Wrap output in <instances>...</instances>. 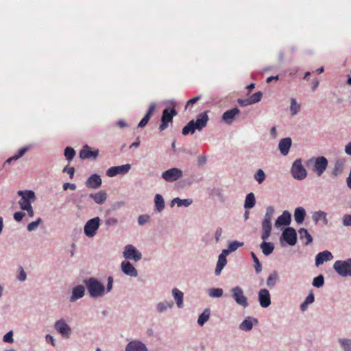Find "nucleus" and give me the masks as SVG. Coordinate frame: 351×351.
<instances>
[{
	"label": "nucleus",
	"instance_id": "f3484780",
	"mask_svg": "<svg viewBox=\"0 0 351 351\" xmlns=\"http://www.w3.org/2000/svg\"><path fill=\"white\" fill-rule=\"evenodd\" d=\"M258 300L260 305L263 308L268 307L270 305V294L267 289H262L260 290L258 293Z\"/></svg>",
	"mask_w": 351,
	"mask_h": 351
},
{
	"label": "nucleus",
	"instance_id": "f257e3e1",
	"mask_svg": "<svg viewBox=\"0 0 351 351\" xmlns=\"http://www.w3.org/2000/svg\"><path fill=\"white\" fill-rule=\"evenodd\" d=\"M208 121V117L206 112H202L197 115L196 121L191 120L188 124L182 129V134L187 135L189 134H193L195 130L201 131L206 127Z\"/></svg>",
	"mask_w": 351,
	"mask_h": 351
},
{
	"label": "nucleus",
	"instance_id": "c756f323",
	"mask_svg": "<svg viewBox=\"0 0 351 351\" xmlns=\"http://www.w3.org/2000/svg\"><path fill=\"white\" fill-rule=\"evenodd\" d=\"M345 161L343 160H337L332 169V175L335 176H339L342 173L344 168Z\"/></svg>",
	"mask_w": 351,
	"mask_h": 351
},
{
	"label": "nucleus",
	"instance_id": "052dcab7",
	"mask_svg": "<svg viewBox=\"0 0 351 351\" xmlns=\"http://www.w3.org/2000/svg\"><path fill=\"white\" fill-rule=\"evenodd\" d=\"M24 216H25L24 213H23L21 211L16 212L14 214V219L16 221H21L22 220V219L24 217Z\"/></svg>",
	"mask_w": 351,
	"mask_h": 351
},
{
	"label": "nucleus",
	"instance_id": "6ab92c4d",
	"mask_svg": "<svg viewBox=\"0 0 351 351\" xmlns=\"http://www.w3.org/2000/svg\"><path fill=\"white\" fill-rule=\"evenodd\" d=\"M125 351H147V348L143 342L134 340L127 345Z\"/></svg>",
	"mask_w": 351,
	"mask_h": 351
},
{
	"label": "nucleus",
	"instance_id": "6e6d98bb",
	"mask_svg": "<svg viewBox=\"0 0 351 351\" xmlns=\"http://www.w3.org/2000/svg\"><path fill=\"white\" fill-rule=\"evenodd\" d=\"M201 97L200 96H196V97H193L192 99H189L186 106H185V108H188L190 106H193L195 103H196L197 101H199Z\"/></svg>",
	"mask_w": 351,
	"mask_h": 351
},
{
	"label": "nucleus",
	"instance_id": "603ef678",
	"mask_svg": "<svg viewBox=\"0 0 351 351\" xmlns=\"http://www.w3.org/2000/svg\"><path fill=\"white\" fill-rule=\"evenodd\" d=\"M41 221V219L38 218L36 221L29 223L27 226V230L31 232L36 230Z\"/></svg>",
	"mask_w": 351,
	"mask_h": 351
},
{
	"label": "nucleus",
	"instance_id": "f8f14e48",
	"mask_svg": "<svg viewBox=\"0 0 351 351\" xmlns=\"http://www.w3.org/2000/svg\"><path fill=\"white\" fill-rule=\"evenodd\" d=\"M130 169L131 165L130 164L111 167L107 170L106 176L108 177H114L119 174L124 175L126 174Z\"/></svg>",
	"mask_w": 351,
	"mask_h": 351
},
{
	"label": "nucleus",
	"instance_id": "58836bf2",
	"mask_svg": "<svg viewBox=\"0 0 351 351\" xmlns=\"http://www.w3.org/2000/svg\"><path fill=\"white\" fill-rule=\"evenodd\" d=\"M210 317V311L206 308L204 312L199 316L197 323L200 326H203Z\"/></svg>",
	"mask_w": 351,
	"mask_h": 351
},
{
	"label": "nucleus",
	"instance_id": "a18cd8bd",
	"mask_svg": "<svg viewBox=\"0 0 351 351\" xmlns=\"http://www.w3.org/2000/svg\"><path fill=\"white\" fill-rule=\"evenodd\" d=\"M172 306V302H160L157 306V310L158 312L161 313L167 309L168 308H171Z\"/></svg>",
	"mask_w": 351,
	"mask_h": 351
},
{
	"label": "nucleus",
	"instance_id": "412c9836",
	"mask_svg": "<svg viewBox=\"0 0 351 351\" xmlns=\"http://www.w3.org/2000/svg\"><path fill=\"white\" fill-rule=\"evenodd\" d=\"M240 110L237 108L226 111L222 116L223 121L228 123L231 124L237 114H239Z\"/></svg>",
	"mask_w": 351,
	"mask_h": 351
},
{
	"label": "nucleus",
	"instance_id": "a211bd4d",
	"mask_svg": "<svg viewBox=\"0 0 351 351\" xmlns=\"http://www.w3.org/2000/svg\"><path fill=\"white\" fill-rule=\"evenodd\" d=\"M101 183L100 176L93 174L86 180L85 184L88 188L96 189L101 185Z\"/></svg>",
	"mask_w": 351,
	"mask_h": 351
},
{
	"label": "nucleus",
	"instance_id": "338daca9",
	"mask_svg": "<svg viewBox=\"0 0 351 351\" xmlns=\"http://www.w3.org/2000/svg\"><path fill=\"white\" fill-rule=\"evenodd\" d=\"M314 301V295L313 293H310L306 298L304 302L308 305V304L313 303Z\"/></svg>",
	"mask_w": 351,
	"mask_h": 351
},
{
	"label": "nucleus",
	"instance_id": "7ed1b4c3",
	"mask_svg": "<svg viewBox=\"0 0 351 351\" xmlns=\"http://www.w3.org/2000/svg\"><path fill=\"white\" fill-rule=\"evenodd\" d=\"M90 295L93 298L101 296L104 293V286L95 278L85 281Z\"/></svg>",
	"mask_w": 351,
	"mask_h": 351
},
{
	"label": "nucleus",
	"instance_id": "0e129e2a",
	"mask_svg": "<svg viewBox=\"0 0 351 351\" xmlns=\"http://www.w3.org/2000/svg\"><path fill=\"white\" fill-rule=\"evenodd\" d=\"M63 172H67L70 175V178H73L74 176L75 172V168L74 167H64L63 169Z\"/></svg>",
	"mask_w": 351,
	"mask_h": 351
},
{
	"label": "nucleus",
	"instance_id": "c9c22d12",
	"mask_svg": "<svg viewBox=\"0 0 351 351\" xmlns=\"http://www.w3.org/2000/svg\"><path fill=\"white\" fill-rule=\"evenodd\" d=\"M299 234L300 239H306L305 245H308L313 241L311 235L308 233L306 229L301 228L299 230Z\"/></svg>",
	"mask_w": 351,
	"mask_h": 351
},
{
	"label": "nucleus",
	"instance_id": "3c124183",
	"mask_svg": "<svg viewBox=\"0 0 351 351\" xmlns=\"http://www.w3.org/2000/svg\"><path fill=\"white\" fill-rule=\"evenodd\" d=\"M243 245V243H241L237 241H232L228 245L229 251L234 252L238 249V247Z\"/></svg>",
	"mask_w": 351,
	"mask_h": 351
},
{
	"label": "nucleus",
	"instance_id": "09e8293b",
	"mask_svg": "<svg viewBox=\"0 0 351 351\" xmlns=\"http://www.w3.org/2000/svg\"><path fill=\"white\" fill-rule=\"evenodd\" d=\"M223 294L222 289L213 288L209 290V295L214 298L221 297Z\"/></svg>",
	"mask_w": 351,
	"mask_h": 351
},
{
	"label": "nucleus",
	"instance_id": "4be33fe9",
	"mask_svg": "<svg viewBox=\"0 0 351 351\" xmlns=\"http://www.w3.org/2000/svg\"><path fill=\"white\" fill-rule=\"evenodd\" d=\"M290 222L291 214L288 211L285 210L277 218L275 222V226L278 228L281 226H288Z\"/></svg>",
	"mask_w": 351,
	"mask_h": 351
},
{
	"label": "nucleus",
	"instance_id": "e433bc0d",
	"mask_svg": "<svg viewBox=\"0 0 351 351\" xmlns=\"http://www.w3.org/2000/svg\"><path fill=\"white\" fill-rule=\"evenodd\" d=\"M29 149V147H23L19 149L18 154L9 158L6 160V163H10L12 160H16L21 157H22Z\"/></svg>",
	"mask_w": 351,
	"mask_h": 351
},
{
	"label": "nucleus",
	"instance_id": "9b49d317",
	"mask_svg": "<svg viewBox=\"0 0 351 351\" xmlns=\"http://www.w3.org/2000/svg\"><path fill=\"white\" fill-rule=\"evenodd\" d=\"M182 177V171L178 168H171L162 173V178L167 182H174Z\"/></svg>",
	"mask_w": 351,
	"mask_h": 351
},
{
	"label": "nucleus",
	"instance_id": "393cba45",
	"mask_svg": "<svg viewBox=\"0 0 351 351\" xmlns=\"http://www.w3.org/2000/svg\"><path fill=\"white\" fill-rule=\"evenodd\" d=\"M156 108V104L154 103H152L148 108V110L146 113V114L144 116V117L141 119L140 123H138L139 128H143L145 127L148 121H149L152 115L153 114L154 110Z\"/></svg>",
	"mask_w": 351,
	"mask_h": 351
},
{
	"label": "nucleus",
	"instance_id": "dca6fc26",
	"mask_svg": "<svg viewBox=\"0 0 351 351\" xmlns=\"http://www.w3.org/2000/svg\"><path fill=\"white\" fill-rule=\"evenodd\" d=\"M99 155V150H91L88 145H84L80 152V157L82 159H95Z\"/></svg>",
	"mask_w": 351,
	"mask_h": 351
},
{
	"label": "nucleus",
	"instance_id": "49530a36",
	"mask_svg": "<svg viewBox=\"0 0 351 351\" xmlns=\"http://www.w3.org/2000/svg\"><path fill=\"white\" fill-rule=\"evenodd\" d=\"M324 278L322 275L315 277L313 281V285L315 287L319 288L324 285Z\"/></svg>",
	"mask_w": 351,
	"mask_h": 351
},
{
	"label": "nucleus",
	"instance_id": "5fc2aeb1",
	"mask_svg": "<svg viewBox=\"0 0 351 351\" xmlns=\"http://www.w3.org/2000/svg\"><path fill=\"white\" fill-rule=\"evenodd\" d=\"M149 219V217L147 215H140L138 218V222L140 225H144Z\"/></svg>",
	"mask_w": 351,
	"mask_h": 351
},
{
	"label": "nucleus",
	"instance_id": "7c9ffc66",
	"mask_svg": "<svg viewBox=\"0 0 351 351\" xmlns=\"http://www.w3.org/2000/svg\"><path fill=\"white\" fill-rule=\"evenodd\" d=\"M172 293L174 297L176 304L179 308L182 307L183 304V293L179 289L175 288L172 290Z\"/></svg>",
	"mask_w": 351,
	"mask_h": 351
},
{
	"label": "nucleus",
	"instance_id": "f704fd0d",
	"mask_svg": "<svg viewBox=\"0 0 351 351\" xmlns=\"http://www.w3.org/2000/svg\"><path fill=\"white\" fill-rule=\"evenodd\" d=\"M154 202H155L156 209L158 212H160L164 209L165 202H164V199L162 197V195H160V194H156L155 195Z\"/></svg>",
	"mask_w": 351,
	"mask_h": 351
},
{
	"label": "nucleus",
	"instance_id": "4d7b16f0",
	"mask_svg": "<svg viewBox=\"0 0 351 351\" xmlns=\"http://www.w3.org/2000/svg\"><path fill=\"white\" fill-rule=\"evenodd\" d=\"M13 333L12 331H9L8 333H6L3 337V341L5 342L12 343L13 341Z\"/></svg>",
	"mask_w": 351,
	"mask_h": 351
},
{
	"label": "nucleus",
	"instance_id": "13d9d810",
	"mask_svg": "<svg viewBox=\"0 0 351 351\" xmlns=\"http://www.w3.org/2000/svg\"><path fill=\"white\" fill-rule=\"evenodd\" d=\"M276 282V275H270L267 280V285L269 287H273Z\"/></svg>",
	"mask_w": 351,
	"mask_h": 351
},
{
	"label": "nucleus",
	"instance_id": "2eb2a0df",
	"mask_svg": "<svg viewBox=\"0 0 351 351\" xmlns=\"http://www.w3.org/2000/svg\"><path fill=\"white\" fill-rule=\"evenodd\" d=\"M283 239L290 245H294L297 241V234L295 230L292 228H286L282 232Z\"/></svg>",
	"mask_w": 351,
	"mask_h": 351
},
{
	"label": "nucleus",
	"instance_id": "e2e57ef3",
	"mask_svg": "<svg viewBox=\"0 0 351 351\" xmlns=\"http://www.w3.org/2000/svg\"><path fill=\"white\" fill-rule=\"evenodd\" d=\"M62 187L64 191H66L69 189H70L71 190H75L76 189V186L75 184L69 183V182L64 183L63 184Z\"/></svg>",
	"mask_w": 351,
	"mask_h": 351
},
{
	"label": "nucleus",
	"instance_id": "6e6552de",
	"mask_svg": "<svg viewBox=\"0 0 351 351\" xmlns=\"http://www.w3.org/2000/svg\"><path fill=\"white\" fill-rule=\"evenodd\" d=\"M291 173L297 180H302L306 177V171L302 164L301 159L295 160L291 168Z\"/></svg>",
	"mask_w": 351,
	"mask_h": 351
},
{
	"label": "nucleus",
	"instance_id": "8fccbe9b",
	"mask_svg": "<svg viewBox=\"0 0 351 351\" xmlns=\"http://www.w3.org/2000/svg\"><path fill=\"white\" fill-rule=\"evenodd\" d=\"M251 256L253 258V261L255 263V270L256 271V273H260L262 270V267H261V264L260 263L258 258L256 257V256L255 255V254L254 252H251Z\"/></svg>",
	"mask_w": 351,
	"mask_h": 351
},
{
	"label": "nucleus",
	"instance_id": "423d86ee",
	"mask_svg": "<svg viewBox=\"0 0 351 351\" xmlns=\"http://www.w3.org/2000/svg\"><path fill=\"white\" fill-rule=\"evenodd\" d=\"M334 269L341 276H351V258L346 261H337Z\"/></svg>",
	"mask_w": 351,
	"mask_h": 351
},
{
	"label": "nucleus",
	"instance_id": "72a5a7b5",
	"mask_svg": "<svg viewBox=\"0 0 351 351\" xmlns=\"http://www.w3.org/2000/svg\"><path fill=\"white\" fill-rule=\"evenodd\" d=\"M256 203L255 196L253 193H250L247 195L245 200L244 206L245 208H252L254 206Z\"/></svg>",
	"mask_w": 351,
	"mask_h": 351
},
{
	"label": "nucleus",
	"instance_id": "20e7f679",
	"mask_svg": "<svg viewBox=\"0 0 351 351\" xmlns=\"http://www.w3.org/2000/svg\"><path fill=\"white\" fill-rule=\"evenodd\" d=\"M18 195L21 197L19 203L22 210L31 206L32 202L36 199L35 193L32 191H19Z\"/></svg>",
	"mask_w": 351,
	"mask_h": 351
},
{
	"label": "nucleus",
	"instance_id": "9d476101",
	"mask_svg": "<svg viewBox=\"0 0 351 351\" xmlns=\"http://www.w3.org/2000/svg\"><path fill=\"white\" fill-rule=\"evenodd\" d=\"M123 254L125 259L138 261L142 258L141 253L134 245L130 244L125 245Z\"/></svg>",
	"mask_w": 351,
	"mask_h": 351
},
{
	"label": "nucleus",
	"instance_id": "f03ea898",
	"mask_svg": "<svg viewBox=\"0 0 351 351\" xmlns=\"http://www.w3.org/2000/svg\"><path fill=\"white\" fill-rule=\"evenodd\" d=\"M274 213V209L272 206H268L266 210V213L264 216L263 221L262 222V234L261 238L263 241L267 240L271 231V219Z\"/></svg>",
	"mask_w": 351,
	"mask_h": 351
},
{
	"label": "nucleus",
	"instance_id": "de8ad7c7",
	"mask_svg": "<svg viewBox=\"0 0 351 351\" xmlns=\"http://www.w3.org/2000/svg\"><path fill=\"white\" fill-rule=\"evenodd\" d=\"M254 178L258 184H261L265 179V174L264 171L262 169H258L254 175Z\"/></svg>",
	"mask_w": 351,
	"mask_h": 351
},
{
	"label": "nucleus",
	"instance_id": "c03bdc74",
	"mask_svg": "<svg viewBox=\"0 0 351 351\" xmlns=\"http://www.w3.org/2000/svg\"><path fill=\"white\" fill-rule=\"evenodd\" d=\"M263 94L261 91L256 92L253 94L249 99L250 104L258 103L261 101Z\"/></svg>",
	"mask_w": 351,
	"mask_h": 351
},
{
	"label": "nucleus",
	"instance_id": "ddd939ff",
	"mask_svg": "<svg viewBox=\"0 0 351 351\" xmlns=\"http://www.w3.org/2000/svg\"><path fill=\"white\" fill-rule=\"evenodd\" d=\"M54 327L63 337L69 338L70 337L71 329L64 319L57 321Z\"/></svg>",
	"mask_w": 351,
	"mask_h": 351
},
{
	"label": "nucleus",
	"instance_id": "c85d7f7f",
	"mask_svg": "<svg viewBox=\"0 0 351 351\" xmlns=\"http://www.w3.org/2000/svg\"><path fill=\"white\" fill-rule=\"evenodd\" d=\"M306 216L305 210L302 207H298L295 210L294 218L298 223H301L304 221Z\"/></svg>",
	"mask_w": 351,
	"mask_h": 351
},
{
	"label": "nucleus",
	"instance_id": "4468645a",
	"mask_svg": "<svg viewBox=\"0 0 351 351\" xmlns=\"http://www.w3.org/2000/svg\"><path fill=\"white\" fill-rule=\"evenodd\" d=\"M328 167V160L324 156L316 158L314 164L313 171L318 176H321Z\"/></svg>",
	"mask_w": 351,
	"mask_h": 351
},
{
	"label": "nucleus",
	"instance_id": "b1692460",
	"mask_svg": "<svg viewBox=\"0 0 351 351\" xmlns=\"http://www.w3.org/2000/svg\"><path fill=\"white\" fill-rule=\"evenodd\" d=\"M291 145V138H285L280 140L279 143V149L281 154L284 156H286L289 151L290 147Z\"/></svg>",
	"mask_w": 351,
	"mask_h": 351
},
{
	"label": "nucleus",
	"instance_id": "bf43d9fd",
	"mask_svg": "<svg viewBox=\"0 0 351 351\" xmlns=\"http://www.w3.org/2000/svg\"><path fill=\"white\" fill-rule=\"evenodd\" d=\"M18 279L20 281H24L26 279V274L21 266L19 267V275Z\"/></svg>",
	"mask_w": 351,
	"mask_h": 351
},
{
	"label": "nucleus",
	"instance_id": "a19ab883",
	"mask_svg": "<svg viewBox=\"0 0 351 351\" xmlns=\"http://www.w3.org/2000/svg\"><path fill=\"white\" fill-rule=\"evenodd\" d=\"M172 203H177L178 206H189V205H191L192 204V199H181L178 197H176L173 199Z\"/></svg>",
	"mask_w": 351,
	"mask_h": 351
},
{
	"label": "nucleus",
	"instance_id": "69168bd1",
	"mask_svg": "<svg viewBox=\"0 0 351 351\" xmlns=\"http://www.w3.org/2000/svg\"><path fill=\"white\" fill-rule=\"evenodd\" d=\"M238 103L241 106H247L248 105H251L250 103L249 99H238Z\"/></svg>",
	"mask_w": 351,
	"mask_h": 351
},
{
	"label": "nucleus",
	"instance_id": "680f3d73",
	"mask_svg": "<svg viewBox=\"0 0 351 351\" xmlns=\"http://www.w3.org/2000/svg\"><path fill=\"white\" fill-rule=\"evenodd\" d=\"M117 222L118 220L114 217H110L106 220V224L107 226H114L117 223Z\"/></svg>",
	"mask_w": 351,
	"mask_h": 351
},
{
	"label": "nucleus",
	"instance_id": "ea45409f",
	"mask_svg": "<svg viewBox=\"0 0 351 351\" xmlns=\"http://www.w3.org/2000/svg\"><path fill=\"white\" fill-rule=\"evenodd\" d=\"M290 110L292 115L296 114L300 110V105L296 102L294 98L291 99Z\"/></svg>",
	"mask_w": 351,
	"mask_h": 351
},
{
	"label": "nucleus",
	"instance_id": "bb28decb",
	"mask_svg": "<svg viewBox=\"0 0 351 351\" xmlns=\"http://www.w3.org/2000/svg\"><path fill=\"white\" fill-rule=\"evenodd\" d=\"M90 197L97 204H102L106 200L107 194L104 191H100L96 193L90 194Z\"/></svg>",
	"mask_w": 351,
	"mask_h": 351
},
{
	"label": "nucleus",
	"instance_id": "37998d69",
	"mask_svg": "<svg viewBox=\"0 0 351 351\" xmlns=\"http://www.w3.org/2000/svg\"><path fill=\"white\" fill-rule=\"evenodd\" d=\"M75 155V151L73 148L67 147L64 149V156L69 161L71 160Z\"/></svg>",
	"mask_w": 351,
	"mask_h": 351
},
{
	"label": "nucleus",
	"instance_id": "864d4df0",
	"mask_svg": "<svg viewBox=\"0 0 351 351\" xmlns=\"http://www.w3.org/2000/svg\"><path fill=\"white\" fill-rule=\"evenodd\" d=\"M342 223L344 226H351V215H344L342 217Z\"/></svg>",
	"mask_w": 351,
	"mask_h": 351
},
{
	"label": "nucleus",
	"instance_id": "cd10ccee",
	"mask_svg": "<svg viewBox=\"0 0 351 351\" xmlns=\"http://www.w3.org/2000/svg\"><path fill=\"white\" fill-rule=\"evenodd\" d=\"M253 322L257 323L256 319H252L251 317H247L245 319L240 325V328L242 330L248 331L252 328Z\"/></svg>",
	"mask_w": 351,
	"mask_h": 351
},
{
	"label": "nucleus",
	"instance_id": "39448f33",
	"mask_svg": "<svg viewBox=\"0 0 351 351\" xmlns=\"http://www.w3.org/2000/svg\"><path fill=\"white\" fill-rule=\"evenodd\" d=\"M178 114V112L175 108H172L171 110L166 108L163 110L161 117V123L159 126L160 131H163L167 129L169 123H172L173 119Z\"/></svg>",
	"mask_w": 351,
	"mask_h": 351
},
{
	"label": "nucleus",
	"instance_id": "2f4dec72",
	"mask_svg": "<svg viewBox=\"0 0 351 351\" xmlns=\"http://www.w3.org/2000/svg\"><path fill=\"white\" fill-rule=\"evenodd\" d=\"M226 258H223V256H219L215 271L217 276H219L221 274V270L226 266Z\"/></svg>",
	"mask_w": 351,
	"mask_h": 351
},
{
	"label": "nucleus",
	"instance_id": "4c0bfd02",
	"mask_svg": "<svg viewBox=\"0 0 351 351\" xmlns=\"http://www.w3.org/2000/svg\"><path fill=\"white\" fill-rule=\"evenodd\" d=\"M313 220L317 223L319 220L322 219L325 224H327L328 220L326 218V213L324 211H317L315 212L313 215Z\"/></svg>",
	"mask_w": 351,
	"mask_h": 351
},
{
	"label": "nucleus",
	"instance_id": "0eeeda50",
	"mask_svg": "<svg viewBox=\"0 0 351 351\" xmlns=\"http://www.w3.org/2000/svg\"><path fill=\"white\" fill-rule=\"evenodd\" d=\"M100 219L99 217H95L88 220L84 226V233L88 237H93L99 227Z\"/></svg>",
	"mask_w": 351,
	"mask_h": 351
},
{
	"label": "nucleus",
	"instance_id": "a878e982",
	"mask_svg": "<svg viewBox=\"0 0 351 351\" xmlns=\"http://www.w3.org/2000/svg\"><path fill=\"white\" fill-rule=\"evenodd\" d=\"M84 295V287L82 285H78L73 289L72 295L70 298L71 302H75L82 298Z\"/></svg>",
	"mask_w": 351,
	"mask_h": 351
},
{
	"label": "nucleus",
	"instance_id": "473e14b6",
	"mask_svg": "<svg viewBox=\"0 0 351 351\" xmlns=\"http://www.w3.org/2000/svg\"><path fill=\"white\" fill-rule=\"evenodd\" d=\"M261 248L262 249L263 253L265 256H268L273 252L274 246L273 243H267V242L263 241L261 244Z\"/></svg>",
	"mask_w": 351,
	"mask_h": 351
},
{
	"label": "nucleus",
	"instance_id": "5701e85b",
	"mask_svg": "<svg viewBox=\"0 0 351 351\" xmlns=\"http://www.w3.org/2000/svg\"><path fill=\"white\" fill-rule=\"evenodd\" d=\"M122 271L127 275L132 277H136L138 275L137 270L135 267L128 261H123L121 263Z\"/></svg>",
	"mask_w": 351,
	"mask_h": 351
},
{
	"label": "nucleus",
	"instance_id": "1a4fd4ad",
	"mask_svg": "<svg viewBox=\"0 0 351 351\" xmlns=\"http://www.w3.org/2000/svg\"><path fill=\"white\" fill-rule=\"evenodd\" d=\"M231 293L232 298L239 305L244 308L248 306L247 299L244 295L243 289L240 287L232 288Z\"/></svg>",
	"mask_w": 351,
	"mask_h": 351
},
{
	"label": "nucleus",
	"instance_id": "aec40b11",
	"mask_svg": "<svg viewBox=\"0 0 351 351\" xmlns=\"http://www.w3.org/2000/svg\"><path fill=\"white\" fill-rule=\"evenodd\" d=\"M333 258L332 254L329 251H324L317 254L315 257V265L317 267L322 265L324 262L332 260Z\"/></svg>",
	"mask_w": 351,
	"mask_h": 351
},
{
	"label": "nucleus",
	"instance_id": "774afa93",
	"mask_svg": "<svg viewBox=\"0 0 351 351\" xmlns=\"http://www.w3.org/2000/svg\"><path fill=\"white\" fill-rule=\"evenodd\" d=\"M345 152L348 155H351V142L346 145Z\"/></svg>",
	"mask_w": 351,
	"mask_h": 351
},
{
	"label": "nucleus",
	"instance_id": "79ce46f5",
	"mask_svg": "<svg viewBox=\"0 0 351 351\" xmlns=\"http://www.w3.org/2000/svg\"><path fill=\"white\" fill-rule=\"evenodd\" d=\"M339 342L343 351H351V339H339Z\"/></svg>",
	"mask_w": 351,
	"mask_h": 351
}]
</instances>
